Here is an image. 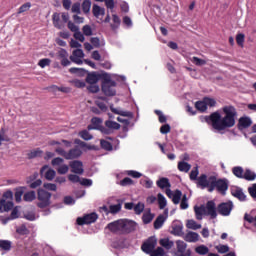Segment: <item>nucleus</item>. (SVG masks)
Returning <instances> with one entry per match:
<instances>
[{
  "label": "nucleus",
  "mask_w": 256,
  "mask_h": 256,
  "mask_svg": "<svg viewBox=\"0 0 256 256\" xmlns=\"http://www.w3.org/2000/svg\"><path fill=\"white\" fill-rule=\"evenodd\" d=\"M223 116L219 112H213L210 116H205L202 121L212 123L213 129L216 131H225L235 127V119H237V109L233 105H227L222 108Z\"/></svg>",
  "instance_id": "obj_1"
},
{
  "label": "nucleus",
  "mask_w": 256,
  "mask_h": 256,
  "mask_svg": "<svg viewBox=\"0 0 256 256\" xmlns=\"http://www.w3.org/2000/svg\"><path fill=\"white\" fill-rule=\"evenodd\" d=\"M107 229L115 235H127L137 229V223L133 220L120 219L109 223Z\"/></svg>",
  "instance_id": "obj_2"
},
{
  "label": "nucleus",
  "mask_w": 256,
  "mask_h": 256,
  "mask_svg": "<svg viewBox=\"0 0 256 256\" xmlns=\"http://www.w3.org/2000/svg\"><path fill=\"white\" fill-rule=\"evenodd\" d=\"M215 189L218 191V193H221V195H227V191L229 189V179H217V177L214 176V180H212V186L210 188V193H213Z\"/></svg>",
  "instance_id": "obj_3"
},
{
  "label": "nucleus",
  "mask_w": 256,
  "mask_h": 256,
  "mask_svg": "<svg viewBox=\"0 0 256 256\" xmlns=\"http://www.w3.org/2000/svg\"><path fill=\"white\" fill-rule=\"evenodd\" d=\"M13 209V192L6 191L0 200V213H5Z\"/></svg>",
  "instance_id": "obj_4"
},
{
  "label": "nucleus",
  "mask_w": 256,
  "mask_h": 256,
  "mask_svg": "<svg viewBox=\"0 0 256 256\" xmlns=\"http://www.w3.org/2000/svg\"><path fill=\"white\" fill-rule=\"evenodd\" d=\"M38 207L40 209H45L51 205V193L45 191L44 189L38 190Z\"/></svg>",
  "instance_id": "obj_5"
},
{
  "label": "nucleus",
  "mask_w": 256,
  "mask_h": 256,
  "mask_svg": "<svg viewBox=\"0 0 256 256\" xmlns=\"http://www.w3.org/2000/svg\"><path fill=\"white\" fill-rule=\"evenodd\" d=\"M215 176H207V174H201L196 182V185L199 189H208L210 192L211 187L213 186V180Z\"/></svg>",
  "instance_id": "obj_6"
},
{
  "label": "nucleus",
  "mask_w": 256,
  "mask_h": 256,
  "mask_svg": "<svg viewBox=\"0 0 256 256\" xmlns=\"http://www.w3.org/2000/svg\"><path fill=\"white\" fill-rule=\"evenodd\" d=\"M157 247V238L155 236L149 237L141 246V249L147 255H151Z\"/></svg>",
  "instance_id": "obj_7"
},
{
  "label": "nucleus",
  "mask_w": 256,
  "mask_h": 256,
  "mask_svg": "<svg viewBox=\"0 0 256 256\" xmlns=\"http://www.w3.org/2000/svg\"><path fill=\"white\" fill-rule=\"evenodd\" d=\"M97 219H99V215L92 212L90 214H85L83 217H78L76 223L77 225H91V223H95Z\"/></svg>",
  "instance_id": "obj_8"
},
{
  "label": "nucleus",
  "mask_w": 256,
  "mask_h": 256,
  "mask_svg": "<svg viewBox=\"0 0 256 256\" xmlns=\"http://www.w3.org/2000/svg\"><path fill=\"white\" fill-rule=\"evenodd\" d=\"M174 256H191V249H187V243L185 241H176V252Z\"/></svg>",
  "instance_id": "obj_9"
},
{
  "label": "nucleus",
  "mask_w": 256,
  "mask_h": 256,
  "mask_svg": "<svg viewBox=\"0 0 256 256\" xmlns=\"http://www.w3.org/2000/svg\"><path fill=\"white\" fill-rule=\"evenodd\" d=\"M217 211L222 217H229L233 211V202L228 201L220 203L217 207Z\"/></svg>",
  "instance_id": "obj_10"
},
{
  "label": "nucleus",
  "mask_w": 256,
  "mask_h": 256,
  "mask_svg": "<svg viewBox=\"0 0 256 256\" xmlns=\"http://www.w3.org/2000/svg\"><path fill=\"white\" fill-rule=\"evenodd\" d=\"M117 87V82L116 83H102L101 89L104 95L106 97H115L117 95V90L115 89Z\"/></svg>",
  "instance_id": "obj_11"
},
{
  "label": "nucleus",
  "mask_w": 256,
  "mask_h": 256,
  "mask_svg": "<svg viewBox=\"0 0 256 256\" xmlns=\"http://www.w3.org/2000/svg\"><path fill=\"white\" fill-rule=\"evenodd\" d=\"M204 209L206 211V215L211 217V219H217V205L215 204V201H208L204 206Z\"/></svg>",
  "instance_id": "obj_12"
},
{
  "label": "nucleus",
  "mask_w": 256,
  "mask_h": 256,
  "mask_svg": "<svg viewBox=\"0 0 256 256\" xmlns=\"http://www.w3.org/2000/svg\"><path fill=\"white\" fill-rule=\"evenodd\" d=\"M83 57H85V53H83V51L78 48L72 52L70 60L72 63H76V65H83Z\"/></svg>",
  "instance_id": "obj_13"
},
{
  "label": "nucleus",
  "mask_w": 256,
  "mask_h": 256,
  "mask_svg": "<svg viewBox=\"0 0 256 256\" xmlns=\"http://www.w3.org/2000/svg\"><path fill=\"white\" fill-rule=\"evenodd\" d=\"M168 217H169V209H165L164 213L160 214L154 221V229H161V227L165 225V222L167 221Z\"/></svg>",
  "instance_id": "obj_14"
},
{
  "label": "nucleus",
  "mask_w": 256,
  "mask_h": 256,
  "mask_svg": "<svg viewBox=\"0 0 256 256\" xmlns=\"http://www.w3.org/2000/svg\"><path fill=\"white\" fill-rule=\"evenodd\" d=\"M58 59H60L62 67H69V65H71V61L69 60V52L63 48L58 51Z\"/></svg>",
  "instance_id": "obj_15"
},
{
  "label": "nucleus",
  "mask_w": 256,
  "mask_h": 256,
  "mask_svg": "<svg viewBox=\"0 0 256 256\" xmlns=\"http://www.w3.org/2000/svg\"><path fill=\"white\" fill-rule=\"evenodd\" d=\"M40 173L45 177V179H47V181H53L55 179V176L57 175V172L49 168V165H44L41 168Z\"/></svg>",
  "instance_id": "obj_16"
},
{
  "label": "nucleus",
  "mask_w": 256,
  "mask_h": 256,
  "mask_svg": "<svg viewBox=\"0 0 256 256\" xmlns=\"http://www.w3.org/2000/svg\"><path fill=\"white\" fill-rule=\"evenodd\" d=\"M231 195L239 201H247V195H245V192H243V188L239 186L231 187Z\"/></svg>",
  "instance_id": "obj_17"
},
{
  "label": "nucleus",
  "mask_w": 256,
  "mask_h": 256,
  "mask_svg": "<svg viewBox=\"0 0 256 256\" xmlns=\"http://www.w3.org/2000/svg\"><path fill=\"white\" fill-rule=\"evenodd\" d=\"M92 15L96 19H100V21H103V17H105V8L101 7L97 4H93V6H92Z\"/></svg>",
  "instance_id": "obj_18"
},
{
  "label": "nucleus",
  "mask_w": 256,
  "mask_h": 256,
  "mask_svg": "<svg viewBox=\"0 0 256 256\" xmlns=\"http://www.w3.org/2000/svg\"><path fill=\"white\" fill-rule=\"evenodd\" d=\"M171 233L176 237H183V235H185V233H183V223L179 221L173 222Z\"/></svg>",
  "instance_id": "obj_19"
},
{
  "label": "nucleus",
  "mask_w": 256,
  "mask_h": 256,
  "mask_svg": "<svg viewBox=\"0 0 256 256\" xmlns=\"http://www.w3.org/2000/svg\"><path fill=\"white\" fill-rule=\"evenodd\" d=\"M70 167L72 173H75L76 175H83V162L79 160H75L70 162Z\"/></svg>",
  "instance_id": "obj_20"
},
{
  "label": "nucleus",
  "mask_w": 256,
  "mask_h": 256,
  "mask_svg": "<svg viewBox=\"0 0 256 256\" xmlns=\"http://www.w3.org/2000/svg\"><path fill=\"white\" fill-rule=\"evenodd\" d=\"M52 21L56 29H65V22L61 20V14L55 12L52 16Z\"/></svg>",
  "instance_id": "obj_21"
},
{
  "label": "nucleus",
  "mask_w": 256,
  "mask_h": 256,
  "mask_svg": "<svg viewBox=\"0 0 256 256\" xmlns=\"http://www.w3.org/2000/svg\"><path fill=\"white\" fill-rule=\"evenodd\" d=\"M81 155H83V151H81V149H79V147H75L73 149H70L67 152L66 159L68 161L72 160V159H79V157H81Z\"/></svg>",
  "instance_id": "obj_22"
},
{
  "label": "nucleus",
  "mask_w": 256,
  "mask_h": 256,
  "mask_svg": "<svg viewBox=\"0 0 256 256\" xmlns=\"http://www.w3.org/2000/svg\"><path fill=\"white\" fill-rule=\"evenodd\" d=\"M183 239L187 243H197V241H199V234L197 232L189 231L183 236Z\"/></svg>",
  "instance_id": "obj_23"
},
{
  "label": "nucleus",
  "mask_w": 256,
  "mask_h": 256,
  "mask_svg": "<svg viewBox=\"0 0 256 256\" xmlns=\"http://www.w3.org/2000/svg\"><path fill=\"white\" fill-rule=\"evenodd\" d=\"M91 123H92V125H88V127H87L88 131H93V129L100 130L102 127L101 125L103 123V119H101L99 117H93L91 119Z\"/></svg>",
  "instance_id": "obj_24"
},
{
  "label": "nucleus",
  "mask_w": 256,
  "mask_h": 256,
  "mask_svg": "<svg viewBox=\"0 0 256 256\" xmlns=\"http://www.w3.org/2000/svg\"><path fill=\"white\" fill-rule=\"evenodd\" d=\"M110 110L112 113H115V115H121V117H129V119H133V112L131 111H124L119 108H114L113 106H110Z\"/></svg>",
  "instance_id": "obj_25"
},
{
  "label": "nucleus",
  "mask_w": 256,
  "mask_h": 256,
  "mask_svg": "<svg viewBox=\"0 0 256 256\" xmlns=\"http://www.w3.org/2000/svg\"><path fill=\"white\" fill-rule=\"evenodd\" d=\"M253 125V121L249 117H241L239 119V129H247Z\"/></svg>",
  "instance_id": "obj_26"
},
{
  "label": "nucleus",
  "mask_w": 256,
  "mask_h": 256,
  "mask_svg": "<svg viewBox=\"0 0 256 256\" xmlns=\"http://www.w3.org/2000/svg\"><path fill=\"white\" fill-rule=\"evenodd\" d=\"M194 212H195L196 219L198 221H201L203 219V215H207V213L205 211V206H203V205L195 206Z\"/></svg>",
  "instance_id": "obj_27"
},
{
  "label": "nucleus",
  "mask_w": 256,
  "mask_h": 256,
  "mask_svg": "<svg viewBox=\"0 0 256 256\" xmlns=\"http://www.w3.org/2000/svg\"><path fill=\"white\" fill-rule=\"evenodd\" d=\"M156 185L160 189H169L171 187V183L169 182V178H160L156 182Z\"/></svg>",
  "instance_id": "obj_28"
},
{
  "label": "nucleus",
  "mask_w": 256,
  "mask_h": 256,
  "mask_svg": "<svg viewBox=\"0 0 256 256\" xmlns=\"http://www.w3.org/2000/svg\"><path fill=\"white\" fill-rule=\"evenodd\" d=\"M108 102H105L101 99H96L95 100V105L102 111V113H107L109 111V107L107 106Z\"/></svg>",
  "instance_id": "obj_29"
},
{
  "label": "nucleus",
  "mask_w": 256,
  "mask_h": 256,
  "mask_svg": "<svg viewBox=\"0 0 256 256\" xmlns=\"http://www.w3.org/2000/svg\"><path fill=\"white\" fill-rule=\"evenodd\" d=\"M159 243L161 247H164V249H167V251H169V249H171L173 245H175V243L171 241L169 238H162L160 239Z\"/></svg>",
  "instance_id": "obj_30"
},
{
  "label": "nucleus",
  "mask_w": 256,
  "mask_h": 256,
  "mask_svg": "<svg viewBox=\"0 0 256 256\" xmlns=\"http://www.w3.org/2000/svg\"><path fill=\"white\" fill-rule=\"evenodd\" d=\"M178 170L182 173H189V171H191V164L185 161H180L178 162Z\"/></svg>",
  "instance_id": "obj_31"
},
{
  "label": "nucleus",
  "mask_w": 256,
  "mask_h": 256,
  "mask_svg": "<svg viewBox=\"0 0 256 256\" xmlns=\"http://www.w3.org/2000/svg\"><path fill=\"white\" fill-rule=\"evenodd\" d=\"M153 219H155V215L153 213H151V211L145 212L142 216V221H143L144 225H149V223H151V221H153Z\"/></svg>",
  "instance_id": "obj_32"
},
{
  "label": "nucleus",
  "mask_w": 256,
  "mask_h": 256,
  "mask_svg": "<svg viewBox=\"0 0 256 256\" xmlns=\"http://www.w3.org/2000/svg\"><path fill=\"white\" fill-rule=\"evenodd\" d=\"M243 179H245L246 181H255L256 173L253 172L251 169H246L244 172Z\"/></svg>",
  "instance_id": "obj_33"
},
{
  "label": "nucleus",
  "mask_w": 256,
  "mask_h": 256,
  "mask_svg": "<svg viewBox=\"0 0 256 256\" xmlns=\"http://www.w3.org/2000/svg\"><path fill=\"white\" fill-rule=\"evenodd\" d=\"M99 81V76L95 73H89L86 77V82L89 83V85L97 84Z\"/></svg>",
  "instance_id": "obj_34"
},
{
  "label": "nucleus",
  "mask_w": 256,
  "mask_h": 256,
  "mask_svg": "<svg viewBox=\"0 0 256 256\" xmlns=\"http://www.w3.org/2000/svg\"><path fill=\"white\" fill-rule=\"evenodd\" d=\"M232 173L233 175H235V177H237L238 179H243L244 177V170L243 167L241 166H235L232 168Z\"/></svg>",
  "instance_id": "obj_35"
},
{
  "label": "nucleus",
  "mask_w": 256,
  "mask_h": 256,
  "mask_svg": "<svg viewBox=\"0 0 256 256\" xmlns=\"http://www.w3.org/2000/svg\"><path fill=\"white\" fill-rule=\"evenodd\" d=\"M23 193H25L24 187L16 188L15 194H14L16 203H21V198L23 197Z\"/></svg>",
  "instance_id": "obj_36"
},
{
  "label": "nucleus",
  "mask_w": 256,
  "mask_h": 256,
  "mask_svg": "<svg viewBox=\"0 0 256 256\" xmlns=\"http://www.w3.org/2000/svg\"><path fill=\"white\" fill-rule=\"evenodd\" d=\"M13 243L9 240H0L1 251H11V246Z\"/></svg>",
  "instance_id": "obj_37"
},
{
  "label": "nucleus",
  "mask_w": 256,
  "mask_h": 256,
  "mask_svg": "<svg viewBox=\"0 0 256 256\" xmlns=\"http://www.w3.org/2000/svg\"><path fill=\"white\" fill-rule=\"evenodd\" d=\"M187 229H193V231H197V229H201V224L197 223V221L191 219L186 223Z\"/></svg>",
  "instance_id": "obj_38"
},
{
  "label": "nucleus",
  "mask_w": 256,
  "mask_h": 256,
  "mask_svg": "<svg viewBox=\"0 0 256 256\" xmlns=\"http://www.w3.org/2000/svg\"><path fill=\"white\" fill-rule=\"evenodd\" d=\"M105 125H106V127L108 128V129H110V130H112V129H114V130H119V129H121V124L120 123H117V122H115V121H113V120H107L106 122H105Z\"/></svg>",
  "instance_id": "obj_39"
},
{
  "label": "nucleus",
  "mask_w": 256,
  "mask_h": 256,
  "mask_svg": "<svg viewBox=\"0 0 256 256\" xmlns=\"http://www.w3.org/2000/svg\"><path fill=\"white\" fill-rule=\"evenodd\" d=\"M181 197H183V192H181V190H176L172 196L174 205H179V203H181Z\"/></svg>",
  "instance_id": "obj_40"
},
{
  "label": "nucleus",
  "mask_w": 256,
  "mask_h": 256,
  "mask_svg": "<svg viewBox=\"0 0 256 256\" xmlns=\"http://www.w3.org/2000/svg\"><path fill=\"white\" fill-rule=\"evenodd\" d=\"M195 253H197L198 255H207L209 254V247L203 244L199 245L195 248Z\"/></svg>",
  "instance_id": "obj_41"
},
{
  "label": "nucleus",
  "mask_w": 256,
  "mask_h": 256,
  "mask_svg": "<svg viewBox=\"0 0 256 256\" xmlns=\"http://www.w3.org/2000/svg\"><path fill=\"white\" fill-rule=\"evenodd\" d=\"M37 195L35 194V191H29L24 194V201L31 203V201H35Z\"/></svg>",
  "instance_id": "obj_42"
},
{
  "label": "nucleus",
  "mask_w": 256,
  "mask_h": 256,
  "mask_svg": "<svg viewBox=\"0 0 256 256\" xmlns=\"http://www.w3.org/2000/svg\"><path fill=\"white\" fill-rule=\"evenodd\" d=\"M195 107L198 111H201V113H205V111H207V104L204 99L202 101H197L195 103Z\"/></svg>",
  "instance_id": "obj_43"
},
{
  "label": "nucleus",
  "mask_w": 256,
  "mask_h": 256,
  "mask_svg": "<svg viewBox=\"0 0 256 256\" xmlns=\"http://www.w3.org/2000/svg\"><path fill=\"white\" fill-rule=\"evenodd\" d=\"M113 24H111V29L115 31V29H119V25H121V18L116 14L112 15Z\"/></svg>",
  "instance_id": "obj_44"
},
{
  "label": "nucleus",
  "mask_w": 256,
  "mask_h": 256,
  "mask_svg": "<svg viewBox=\"0 0 256 256\" xmlns=\"http://www.w3.org/2000/svg\"><path fill=\"white\" fill-rule=\"evenodd\" d=\"M158 205L159 209H164L165 207H167V199L161 193L158 194Z\"/></svg>",
  "instance_id": "obj_45"
},
{
  "label": "nucleus",
  "mask_w": 256,
  "mask_h": 256,
  "mask_svg": "<svg viewBox=\"0 0 256 256\" xmlns=\"http://www.w3.org/2000/svg\"><path fill=\"white\" fill-rule=\"evenodd\" d=\"M199 179V167H194L190 172V181H196Z\"/></svg>",
  "instance_id": "obj_46"
},
{
  "label": "nucleus",
  "mask_w": 256,
  "mask_h": 256,
  "mask_svg": "<svg viewBox=\"0 0 256 256\" xmlns=\"http://www.w3.org/2000/svg\"><path fill=\"white\" fill-rule=\"evenodd\" d=\"M56 171L59 175H67V173H69V166L67 164H62L56 168Z\"/></svg>",
  "instance_id": "obj_47"
},
{
  "label": "nucleus",
  "mask_w": 256,
  "mask_h": 256,
  "mask_svg": "<svg viewBox=\"0 0 256 256\" xmlns=\"http://www.w3.org/2000/svg\"><path fill=\"white\" fill-rule=\"evenodd\" d=\"M143 211H145V204L142 202H138L135 206H134V213L136 215H141V213H143Z\"/></svg>",
  "instance_id": "obj_48"
},
{
  "label": "nucleus",
  "mask_w": 256,
  "mask_h": 256,
  "mask_svg": "<svg viewBox=\"0 0 256 256\" xmlns=\"http://www.w3.org/2000/svg\"><path fill=\"white\" fill-rule=\"evenodd\" d=\"M79 136L81 139H84V141H91V139H93V135L89 133V130H82L79 132Z\"/></svg>",
  "instance_id": "obj_49"
},
{
  "label": "nucleus",
  "mask_w": 256,
  "mask_h": 256,
  "mask_svg": "<svg viewBox=\"0 0 256 256\" xmlns=\"http://www.w3.org/2000/svg\"><path fill=\"white\" fill-rule=\"evenodd\" d=\"M101 148L104 149L105 151H113V145L111 142L107 140H101L100 141Z\"/></svg>",
  "instance_id": "obj_50"
},
{
  "label": "nucleus",
  "mask_w": 256,
  "mask_h": 256,
  "mask_svg": "<svg viewBox=\"0 0 256 256\" xmlns=\"http://www.w3.org/2000/svg\"><path fill=\"white\" fill-rule=\"evenodd\" d=\"M82 11L87 15L91 11V0H84L82 3Z\"/></svg>",
  "instance_id": "obj_51"
},
{
  "label": "nucleus",
  "mask_w": 256,
  "mask_h": 256,
  "mask_svg": "<svg viewBox=\"0 0 256 256\" xmlns=\"http://www.w3.org/2000/svg\"><path fill=\"white\" fill-rule=\"evenodd\" d=\"M126 175H128L129 177H133V179H140V177H143V174L141 172L135 170H127Z\"/></svg>",
  "instance_id": "obj_52"
},
{
  "label": "nucleus",
  "mask_w": 256,
  "mask_h": 256,
  "mask_svg": "<svg viewBox=\"0 0 256 256\" xmlns=\"http://www.w3.org/2000/svg\"><path fill=\"white\" fill-rule=\"evenodd\" d=\"M63 163H65V160L61 157H56V158L52 159V161H51L52 167H58L59 168L60 166L63 165Z\"/></svg>",
  "instance_id": "obj_53"
},
{
  "label": "nucleus",
  "mask_w": 256,
  "mask_h": 256,
  "mask_svg": "<svg viewBox=\"0 0 256 256\" xmlns=\"http://www.w3.org/2000/svg\"><path fill=\"white\" fill-rule=\"evenodd\" d=\"M43 151L41 149H36L28 153V159H35V157H41Z\"/></svg>",
  "instance_id": "obj_54"
},
{
  "label": "nucleus",
  "mask_w": 256,
  "mask_h": 256,
  "mask_svg": "<svg viewBox=\"0 0 256 256\" xmlns=\"http://www.w3.org/2000/svg\"><path fill=\"white\" fill-rule=\"evenodd\" d=\"M215 249L218 251V253H221V254L229 253L228 245L219 244L215 247Z\"/></svg>",
  "instance_id": "obj_55"
},
{
  "label": "nucleus",
  "mask_w": 256,
  "mask_h": 256,
  "mask_svg": "<svg viewBox=\"0 0 256 256\" xmlns=\"http://www.w3.org/2000/svg\"><path fill=\"white\" fill-rule=\"evenodd\" d=\"M38 65L41 67V69H45V67H49V65H51V59L43 58L39 60Z\"/></svg>",
  "instance_id": "obj_56"
},
{
  "label": "nucleus",
  "mask_w": 256,
  "mask_h": 256,
  "mask_svg": "<svg viewBox=\"0 0 256 256\" xmlns=\"http://www.w3.org/2000/svg\"><path fill=\"white\" fill-rule=\"evenodd\" d=\"M180 209H189V202L187 201V194H184L180 202Z\"/></svg>",
  "instance_id": "obj_57"
},
{
  "label": "nucleus",
  "mask_w": 256,
  "mask_h": 256,
  "mask_svg": "<svg viewBox=\"0 0 256 256\" xmlns=\"http://www.w3.org/2000/svg\"><path fill=\"white\" fill-rule=\"evenodd\" d=\"M82 31L83 35H85L86 37H91V35H93V29L90 25L83 26Z\"/></svg>",
  "instance_id": "obj_58"
},
{
  "label": "nucleus",
  "mask_w": 256,
  "mask_h": 256,
  "mask_svg": "<svg viewBox=\"0 0 256 256\" xmlns=\"http://www.w3.org/2000/svg\"><path fill=\"white\" fill-rule=\"evenodd\" d=\"M141 185L145 187V189H151L153 187V182L151 179L146 178L140 181Z\"/></svg>",
  "instance_id": "obj_59"
},
{
  "label": "nucleus",
  "mask_w": 256,
  "mask_h": 256,
  "mask_svg": "<svg viewBox=\"0 0 256 256\" xmlns=\"http://www.w3.org/2000/svg\"><path fill=\"white\" fill-rule=\"evenodd\" d=\"M109 210L112 215H115L121 211V204L110 205Z\"/></svg>",
  "instance_id": "obj_60"
},
{
  "label": "nucleus",
  "mask_w": 256,
  "mask_h": 256,
  "mask_svg": "<svg viewBox=\"0 0 256 256\" xmlns=\"http://www.w3.org/2000/svg\"><path fill=\"white\" fill-rule=\"evenodd\" d=\"M31 9V2H27L23 4L19 9H18V14L21 15V13H25L26 11H29Z\"/></svg>",
  "instance_id": "obj_61"
},
{
  "label": "nucleus",
  "mask_w": 256,
  "mask_h": 256,
  "mask_svg": "<svg viewBox=\"0 0 256 256\" xmlns=\"http://www.w3.org/2000/svg\"><path fill=\"white\" fill-rule=\"evenodd\" d=\"M107 9L113 13V9H115V1L114 0H103Z\"/></svg>",
  "instance_id": "obj_62"
},
{
  "label": "nucleus",
  "mask_w": 256,
  "mask_h": 256,
  "mask_svg": "<svg viewBox=\"0 0 256 256\" xmlns=\"http://www.w3.org/2000/svg\"><path fill=\"white\" fill-rule=\"evenodd\" d=\"M248 193L256 201V183L248 188Z\"/></svg>",
  "instance_id": "obj_63"
},
{
  "label": "nucleus",
  "mask_w": 256,
  "mask_h": 256,
  "mask_svg": "<svg viewBox=\"0 0 256 256\" xmlns=\"http://www.w3.org/2000/svg\"><path fill=\"white\" fill-rule=\"evenodd\" d=\"M87 89L90 93H99V85L97 84H89Z\"/></svg>",
  "instance_id": "obj_64"
}]
</instances>
